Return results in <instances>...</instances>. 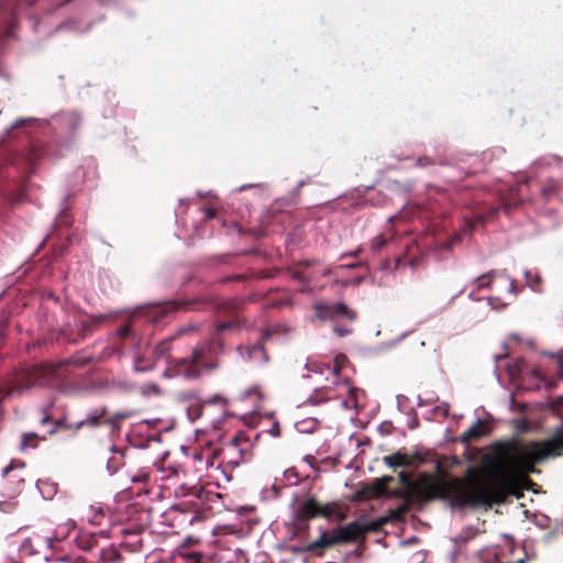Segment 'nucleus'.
Listing matches in <instances>:
<instances>
[{
  "instance_id": "f257e3e1",
  "label": "nucleus",
  "mask_w": 563,
  "mask_h": 563,
  "mask_svg": "<svg viewBox=\"0 0 563 563\" xmlns=\"http://www.w3.org/2000/svg\"><path fill=\"white\" fill-rule=\"evenodd\" d=\"M69 361L58 363H41L25 367L16 377L14 385L5 390L4 397L22 391L33 386H55L64 377V368Z\"/></svg>"
},
{
  "instance_id": "f03ea898",
  "label": "nucleus",
  "mask_w": 563,
  "mask_h": 563,
  "mask_svg": "<svg viewBox=\"0 0 563 563\" xmlns=\"http://www.w3.org/2000/svg\"><path fill=\"white\" fill-rule=\"evenodd\" d=\"M563 449V424L558 427L552 438L530 444L516 445L511 449L509 459L514 466L522 471H533V465Z\"/></svg>"
},
{
  "instance_id": "7ed1b4c3",
  "label": "nucleus",
  "mask_w": 563,
  "mask_h": 563,
  "mask_svg": "<svg viewBox=\"0 0 563 563\" xmlns=\"http://www.w3.org/2000/svg\"><path fill=\"white\" fill-rule=\"evenodd\" d=\"M448 497L452 508L490 506L497 497V487L493 484L462 486L454 483Z\"/></svg>"
},
{
  "instance_id": "20e7f679",
  "label": "nucleus",
  "mask_w": 563,
  "mask_h": 563,
  "mask_svg": "<svg viewBox=\"0 0 563 563\" xmlns=\"http://www.w3.org/2000/svg\"><path fill=\"white\" fill-rule=\"evenodd\" d=\"M224 351L223 343L212 338L210 340H203L199 342L191 353V362L197 365L194 371H186L184 378H196L205 373L216 369L219 366L216 357L222 354Z\"/></svg>"
},
{
  "instance_id": "39448f33",
  "label": "nucleus",
  "mask_w": 563,
  "mask_h": 563,
  "mask_svg": "<svg viewBox=\"0 0 563 563\" xmlns=\"http://www.w3.org/2000/svg\"><path fill=\"white\" fill-rule=\"evenodd\" d=\"M374 529V523L354 520L345 526H340L330 530V533L332 536V542H334V544L336 545L356 542L360 539L364 538L367 531Z\"/></svg>"
},
{
  "instance_id": "423d86ee",
  "label": "nucleus",
  "mask_w": 563,
  "mask_h": 563,
  "mask_svg": "<svg viewBox=\"0 0 563 563\" xmlns=\"http://www.w3.org/2000/svg\"><path fill=\"white\" fill-rule=\"evenodd\" d=\"M53 544L51 538H44L35 534L32 538H26L19 547V554L21 558L35 559L36 562H48L51 555L48 554Z\"/></svg>"
},
{
  "instance_id": "0eeeda50",
  "label": "nucleus",
  "mask_w": 563,
  "mask_h": 563,
  "mask_svg": "<svg viewBox=\"0 0 563 563\" xmlns=\"http://www.w3.org/2000/svg\"><path fill=\"white\" fill-rule=\"evenodd\" d=\"M317 310V318L322 321L334 320L339 317L347 318L350 320L355 319V313L350 311L349 307L344 302L335 303H317L314 306Z\"/></svg>"
},
{
  "instance_id": "6e6552de",
  "label": "nucleus",
  "mask_w": 563,
  "mask_h": 563,
  "mask_svg": "<svg viewBox=\"0 0 563 563\" xmlns=\"http://www.w3.org/2000/svg\"><path fill=\"white\" fill-rule=\"evenodd\" d=\"M51 120L46 118H20L12 122L10 126L4 129L3 134L1 136L2 141L13 139L12 135L13 130H31V129H45L48 126Z\"/></svg>"
},
{
  "instance_id": "1a4fd4ad",
  "label": "nucleus",
  "mask_w": 563,
  "mask_h": 563,
  "mask_svg": "<svg viewBox=\"0 0 563 563\" xmlns=\"http://www.w3.org/2000/svg\"><path fill=\"white\" fill-rule=\"evenodd\" d=\"M297 498L298 496L294 494L291 507L294 518L296 520H308L318 516V511H320V505L316 501L314 498H308L296 508L295 504Z\"/></svg>"
},
{
  "instance_id": "9d476101",
  "label": "nucleus",
  "mask_w": 563,
  "mask_h": 563,
  "mask_svg": "<svg viewBox=\"0 0 563 563\" xmlns=\"http://www.w3.org/2000/svg\"><path fill=\"white\" fill-rule=\"evenodd\" d=\"M197 365L191 362L190 357L173 358L167 361V367L163 372L166 378L184 377L186 371H194Z\"/></svg>"
},
{
  "instance_id": "9b49d317",
  "label": "nucleus",
  "mask_w": 563,
  "mask_h": 563,
  "mask_svg": "<svg viewBox=\"0 0 563 563\" xmlns=\"http://www.w3.org/2000/svg\"><path fill=\"white\" fill-rule=\"evenodd\" d=\"M340 358L344 360V356H340L335 360V364H325V363H306L305 368L308 372H312L316 375L324 376L325 380H330L329 375L333 376V379L331 383L333 385H338L339 382L336 379L339 373H340Z\"/></svg>"
},
{
  "instance_id": "f8f14e48",
  "label": "nucleus",
  "mask_w": 563,
  "mask_h": 563,
  "mask_svg": "<svg viewBox=\"0 0 563 563\" xmlns=\"http://www.w3.org/2000/svg\"><path fill=\"white\" fill-rule=\"evenodd\" d=\"M238 352L245 361L253 362L257 365H264L268 362V354L264 346L258 343L247 345L245 347L238 346Z\"/></svg>"
},
{
  "instance_id": "ddd939ff",
  "label": "nucleus",
  "mask_w": 563,
  "mask_h": 563,
  "mask_svg": "<svg viewBox=\"0 0 563 563\" xmlns=\"http://www.w3.org/2000/svg\"><path fill=\"white\" fill-rule=\"evenodd\" d=\"M53 120H57L63 129L75 132L81 123V115L76 111L60 112L52 115Z\"/></svg>"
},
{
  "instance_id": "4468645a",
  "label": "nucleus",
  "mask_w": 563,
  "mask_h": 563,
  "mask_svg": "<svg viewBox=\"0 0 563 563\" xmlns=\"http://www.w3.org/2000/svg\"><path fill=\"white\" fill-rule=\"evenodd\" d=\"M335 544L332 542L330 531H322L317 540L309 542V549L312 554H322L325 549Z\"/></svg>"
},
{
  "instance_id": "2eb2a0df",
  "label": "nucleus",
  "mask_w": 563,
  "mask_h": 563,
  "mask_svg": "<svg viewBox=\"0 0 563 563\" xmlns=\"http://www.w3.org/2000/svg\"><path fill=\"white\" fill-rule=\"evenodd\" d=\"M111 452L112 455L108 459L107 462V471L109 472L110 475H113L121 467L124 454L115 445L111 446Z\"/></svg>"
},
{
  "instance_id": "dca6fc26",
  "label": "nucleus",
  "mask_w": 563,
  "mask_h": 563,
  "mask_svg": "<svg viewBox=\"0 0 563 563\" xmlns=\"http://www.w3.org/2000/svg\"><path fill=\"white\" fill-rule=\"evenodd\" d=\"M331 399L329 389L325 387L317 388L303 402V405L319 406Z\"/></svg>"
},
{
  "instance_id": "f3484780",
  "label": "nucleus",
  "mask_w": 563,
  "mask_h": 563,
  "mask_svg": "<svg viewBox=\"0 0 563 563\" xmlns=\"http://www.w3.org/2000/svg\"><path fill=\"white\" fill-rule=\"evenodd\" d=\"M383 461L389 467L407 466L409 464L408 456L400 452L386 455L383 457Z\"/></svg>"
},
{
  "instance_id": "a211bd4d",
  "label": "nucleus",
  "mask_w": 563,
  "mask_h": 563,
  "mask_svg": "<svg viewBox=\"0 0 563 563\" xmlns=\"http://www.w3.org/2000/svg\"><path fill=\"white\" fill-rule=\"evenodd\" d=\"M483 420L477 419L466 431L461 435L463 442H470L471 440L478 439L483 434L482 430Z\"/></svg>"
},
{
  "instance_id": "6ab92c4d",
  "label": "nucleus",
  "mask_w": 563,
  "mask_h": 563,
  "mask_svg": "<svg viewBox=\"0 0 563 563\" xmlns=\"http://www.w3.org/2000/svg\"><path fill=\"white\" fill-rule=\"evenodd\" d=\"M286 487L279 477H275V482L267 488L263 489L262 494L265 499H275L277 498L283 488Z\"/></svg>"
},
{
  "instance_id": "aec40b11",
  "label": "nucleus",
  "mask_w": 563,
  "mask_h": 563,
  "mask_svg": "<svg viewBox=\"0 0 563 563\" xmlns=\"http://www.w3.org/2000/svg\"><path fill=\"white\" fill-rule=\"evenodd\" d=\"M168 312V307L163 305H153L146 309V316L153 321L158 322Z\"/></svg>"
},
{
  "instance_id": "412c9836",
  "label": "nucleus",
  "mask_w": 563,
  "mask_h": 563,
  "mask_svg": "<svg viewBox=\"0 0 563 563\" xmlns=\"http://www.w3.org/2000/svg\"><path fill=\"white\" fill-rule=\"evenodd\" d=\"M106 407L92 408L88 411L85 420L87 421L88 426L96 427L99 424V420L106 415Z\"/></svg>"
},
{
  "instance_id": "4be33fe9",
  "label": "nucleus",
  "mask_w": 563,
  "mask_h": 563,
  "mask_svg": "<svg viewBox=\"0 0 563 563\" xmlns=\"http://www.w3.org/2000/svg\"><path fill=\"white\" fill-rule=\"evenodd\" d=\"M478 530L473 526L465 527L459 534L454 537L455 543L464 544L472 540L476 534Z\"/></svg>"
},
{
  "instance_id": "5701e85b",
  "label": "nucleus",
  "mask_w": 563,
  "mask_h": 563,
  "mask_svg": "<svg viewBox=\"0 0 563 563\" xmlns=\"http://www.w3.org/2000/svg\"><path fill=\"white\" fill-rule=\"evenodd\" d=\"M507 373L511 379L519 378L525 373V364L521 361H516L507 364Z\"/></svg>"
},
{
  "instance_id": "b1692460",
  "label": "nucleus",
  "mask_w": 563,
  "mask_h": 563,
  "mask_svg": "<svg viewBox=\"0 0 563 563\" xmlns=\"http://www.w3.org/2000/svg\"><path fill=\"white\" fill-rule=\"evenodd\" d=\"M497 272L495 269L489 271L478 277H476L473 280V284L476 285L477 288H487L493 282L494 275H496Z\"/></svg>"
},
{
  "instance_id": "393cba45",
  "label": "nucleus",
  "mask_w": 563,
  "mask_h": 563,
  "mask_svg": "<svg viewBox=\"0 0 563 563\" xmlns=\"http://www.w3.org/2000/svg\"><path fill=\"white\" fill-rule=\"evenodd\" d=\"M408 335V332H405L402 333L400 336H398L397 339L395 340H391V341H388V342H384V343H380L378 344L377 346H375L373 349V352L374 353H382L388 349H393L395 347L397 344H399L406 336Z\"/></svg>"
},
{
  "instance_id": "a878e982",
  "label": "nucleus",
  "mask_w": 563,
  "mask_h": 563,
  "mask_svg": "<svg viewBox=\"0 0 563 563\" xmlns=\"http://www.w3.org/2000/svg\"><path fill=\"white\" fill-rule=\"evenodd\" d=\"M279 479H282L285 486H294L298 483V474L294 468H287L283 472Z\"/></svg>"
},
{
  "instance_id": "bb28decb",
  "label": "nucleus",
  "mask_w": 563,
  "mask_h": 563,
  "mask_svg": "<svg viewBox=\"0 0 563 563\" xmlns=\"http://www.w3.org/2000/svg\"><path fill=\"white\" fill-rule=\"evenodd\" d=\"M89 511L91 512V515H87L88 521L91 522L92 525H100V519L104 516L102 507L91 505L89 506Z\"/></svg>"
},
{
  "instance_id": "cd10ccee",
  "label": "nucleus",
  "mask_w": 563,
  "mask_h": 563,
  "mask_svg": "<svg viewBox=\"0 0 563 563\" xmlns=\"http://www.w3.org/2000/svg\"><path fill=\"white\" fill-rule=\"evenodd\" d=\"M523 276L526 278L527 285L533 290L537 291V286L541 282V277L537 273H532L529 269L523 271Z\"/></svg>"
},
{
  "instance_id": "c85d7f7f",
  "label": "nucleus",
  "mask_w": 563,
  "mask_h": 563,
  "mask_svg": "<svg viewBox=\"0 0 563 563\" xmlns=\"http://www.w3.org/2000/svg\"><path fill=\"white\" fill-rule=\"evenodd\" d=\"M172 343L170 340H164L159 342L154 350V354L157 360L163 358L167 355V353L170 351Z\"/></svg>"
},
{
  "instance_id": "c756f323",
  "label": "nucleus",
  "mask_w": 563,
  "mask_h": 563,
  "mask_svg": "<svg viewBox=\"0 0 563 563\" xmlns=\"http://www.w3.org/2000/svg\"><path fill=\"white\" fill-rule=\"evenodd\" d=\"M496 272H497V274L494 275V278L495 277H499V278H503V279L507 280L508 284H509V286H508L509 294L517 295L518 294V289L515 286V279L509 276L507 269H501V271H496Z\"/></svg>"
},
{
  "instance_id": "7c9ffc66",
  "label": "nucleus",
  "mask_w": 563,
  "mask_h": 563,
  "mask_svg": "<svg viewBox=\"0 0 563 563\" xmlns=\"http://www.w3.org/2000/svg\"><path fill=\"white\" fill-rule=\"evenodd\" d=\"M318 421L314 418L303 420L297 423V427L300 432H311L317 427Z\"/></svg>"
},
{
  "instance_id": "2f4dec72",
  "label": "nucleus",
  "mask_w": 563,
  "mask_h": 563,
  "mask_svg": "<svg viewBox=\"0 0 563 563\" xmlns=\"http://www.w3.org/2000/svg\"><path fill=\"white\" fill-rule=\"evenodd\" d=\"M202 415V408L200 405L196 404L194 406H190L187 408V417L188 419L194 422L196 421L198 418H200Z\"/></svg>"
},
{
  "instance_id": "473e14b6",
  "label": "nucleus",
  "mask_w": 563,
  "mask_h": 563,
  "mask_svg": "<svg viewBox=\"0 0 563 563\" xmlns=\"http://www.w3.org/2000/svg\"><path fill=\"white\" fill-rule=\"evenodd\" d=\"M309 548H310L309 543H305V544H290V545H288L287 549L290 553L300 555V554L311 553V550Z\"/></svg>"
},
{
  "instance_id": "72a5a7b5",
  "label": "nucleus",
  "mask_w": 563,
  "mask_h": 563,
  "mask_svg": "<svg viewBox=\"0 0 563 563\" xmlns=\"http://www.w3.org/2000/svg\"><path fill=\"white\" fill-rule=\"evenodd\" d=\"M37 438L35 433H24L22 435L21 450L24 451L26 448H35L36 444L30 441H33Z\"/></svg>"
},
{
  "instance_id": "f704fd0d",
  "label": "nucleus",
  "mask_w": 563,
  "mask_h": 563,
  "mask_svg": "<svg viewBox=\"0 0 563 563\" xmlns=\"http://www.w3.org/2000/svg\"><path fill=\"white\" fill-rule=\"evenodd\" d=\"M154 365L150 362H144L141 357H136L134 362L135 372H148L153 369Z\"/></svg>"
},
{
  "instance_id": "c9c22d12",
  "label": "nucleus",
  "mask_w": 563,
  "mask_h": 563,
  "mask_svg": "<svg viewBox=\"0 0 563 563\" xmlns=\"http://www.w3.org/2000/svg\"><path fill=\"white\" fill-rule=\"evenodd\" d=\"M560 186V183L554 179H550L549 183L542 188L543 196H550L554 194Z\"/></svg>"
},
{
  "instance_id": "e433bc0d",
  "label": "nucleus",
  "mask_w": 563,
  "mask_h": 563,
  "mask_svg": "<svg viewBox=\"0 0 563 563\" xmlns=\"http://www.w3.org/2000/svg\"><path fill=\"white\" fill-rule=\"evenodd\" d=\"M449 409H450L449 404L442 402L441 405L435 406L433 408V413H434V416H438V417H446L449 415Z\"/></svg>"
},
{
  "instance_id": "4c0bfd02",
  "label": "nucleus",
  "mask_w": 563,
  "mask_h": 563,
  "mask_svg": "<svg viewBox=\"0 0 563 563\" xmlns=\"http://www.w3.org/2000/svg\"><path fill=\"white\" fill-rule=\"evenodd\" d=\"M334 509L330 505L321 506L320 505V511H318V516H321L325 519H331L333 517Z\"/></svg>"
},
{
  "instance_id": "58836bf2",
  "label": "nucleus",
  "mask_w": 563,
  "mask_h": 563,
  "mask_svg": "<svg viewBox=\"0 0 563 563\" xmlns=\"http://www.w3.org/2000/svg\"><path fill=\"white\" fill-rule=\"evenodd\" d=\"M234 325V323L232 321H224V322H219L217 325H216V331L217 333H222L227 330H230L232 329Z\"/></svg>"
},
{
  "instance_id": "ea45409f",
  "label": "nucleus",
  "mask_w": 563,
  "mask_h": 563,
  "mask_svg": "<svg viewBox=\"0 0 563 563\" xmlns=\"http://www.w3.org/2000/svg\"><path fill=\"white\" fill-rule=\"evenodd\" d=\"M434 164H435V162H433V159H431L428 156L419 157L418 161H417V165L419 167H429V166H432Z\"/></svg>"
},
{
  "instance_id": "a19ab883",
  "label": "nucleus",
  "mask_w": 563,
  "mask_h": 563,
  "mask_svg": "<svg viewBox=\"0 0 563 563\" xmlns=\"http://www.w3.org/2000/svg\"><path fill=\"white\" fill-rule=\"evenodd\" d=\"M148 479V475L145 472H140L136 475L131 476V482L133 483H144Z\"/></svg>"
},
{
  "instance_id": "79ce46f5",
  "label": "nucleus",
  "mask_w": 563,
  "mask_h": 563,
  "mask_svg": "<svg viewBox=\"0 0 563 563\" xmlns=\"http://www.w3.org/2000/svg\"><path fill=\"white\" fill-rule=\"evenodd\" d=\"M117 334L120 338H128L131 334V328L129 324H124L117 330Z\"/></svg>"
},
{
  "instance_id": "37998d69",
  "label": "nucleus",
  "mask_w": 563,
  "mask_h": 563,
  "mask_svg": "<svg viewBox=\"0 0 563 563\" xmlns=\"http://www.w3.org/2000/svg\"><path fill=\"white\" fill-rule=\"evenodd\" d=\"M267 432L274 437V438H278L280 435V430H279V422L278 421H274L272 427L267 430Z\"/></svg>"
},
{
  "instance_id": "c03bdc74",
  "label": "nucleus",
  "mask_w": 563,
  "mask_h": 563,
  "mask_svg": "<svg viewBox=\"0 0 563 563\" xmlns=\"http://www.w3.org/2000/svg\"><path fill=\"white\" fill-rule=\"evenodd\" d=\"M385 240L383 238H377L373 241L372 243V249L374 252H378L384 245H385Z\"/></svg>"
},
{
  "instance_id": "a18cd8bd",
  "label": "nucleus",
  "mask_w": 563,
  "mask_h": 563,
  "mask_svg": "<svg viewBox=\"0 0 563 563\" xmlns=\"http://www.w3.org/2000/svg\"><path fill=\"white\" fill-rule=\"evenodd\" d=\"M333 330L338 336H345L351 333V329L340 325H335Z\"/></svg>"
},
{
  "instance_id": "49530a36",
  "label": "nucleus",
  "mask_w": 563,
  "mask_h": 563,
  "mask_svg": "<svg viewBox=\"0 0 563 563\" xmlns=\"http://www.w3.org/2000/svg\"><path fill=\"white\" fill-rule=\"evenodd\" d=\"M198 329V325L195 324V323H190V324H187V325H184L181 328L178 329V333L179 334H185V333H188L190 331H195Z\"/></svg>"
},
{
  "instance_id": "de8ad7c7",
  "label": "nucleus",
  "mask_w": 563,
  "mask_h": 563,
  "mask_svg": "<svg viewBox=\"0 0 563 563\" xmlns=\"http://www.w3.org/2000/svg\"><path fill=\"white\" fill-rule=\"evenodd\" d=\"M205 219H212L216 217V210L213 208H202Z\"/></svg>"
},
{
  "instance_id": "09e8293b",
  "label": "nucleus",
  "mask_w": 563,
  "mask_h": 563,
  "mask_svg": "<svg viewBox=\"0 0 563 563\" xmlns=\"http://www.w3.org/2000/svg\"><path fill=\"white\" fill-rule=\"evenodd\" d=\"M399 478L402 484H407L409 482V476L405 472L399 473Z\"/></svg>"
},
{
  "instance_id": "8fccbe9b",
  "label": "nucleus",
  "mask_w": 563,
  "mask_h": 563,
  "mask_svg": "<svg viewBox=\"0 0 563 563\" xmlns=\"http://www.w3.org/2000/svg\"><path fill=\"white\" fill-rule=\"evenodd\" d=\"M15 468V466L13 465V463H11L10 465L5 466L3 470H2V475L5 476L8 475L11 471H13Z\"/></svg>"
},
{
  "instance_id": "3c124183",
  "label": "nucleus",
  "mask_w": 563,
  "mask_h": 563,
  "mask_svg": "<svg viewBox=\"0 0 563 563\" xmlns=\"http://www.w3.org/2000/svg\"><path fill=\"white\" fill-rule=\"evenodd\" d=\"M84 426H88V423H87V421H86L85 419H82V420H80V421L76 422V423L74 424V428H75V429H80V428H82Z\"/></svg>"
},
{
  "instance_id": "603ef678",
  "label": "nucleus",
  "mask_w": 563,
  "mask_h": 563,
  "mask_svg": "<svg viewBox=\"0 0 563 563\" xmlns=\"http://www.w3.org/2000/svg\"><path fill=\"white\" fill-rule=\"evenodd\" d=\"M60 426H62V422L60 421H56L54 423V427L48 431V433H51V434L55 433Z\"/></svg>"
},
{
  "instance_id": "864d4df0",
  "label": "nucleus",
  "mask_w": 563,
  "mask_h": 563,
  "mask_svg": "<svg viewBox=\"0 0 563 563\" xmlns=\"http://www.w3.org/2000/svg\"><path fill=\"white\" fill-rule=\"evenodd\" d=\"M252 187H254V185H253V184H247V185H243V186H241V187H238L236 189H234V191H238V192H239V191H243V190H245V189L252 188Z\"/></svg>"
},
{
  "instance_id": "5fc2aeb1",
  "label": "nucleus",
  "mask_w": 563,
  "mask_h": 563,
  "mask_svg": "<svg viewBox=\"0 0 563 563\" xmlns=\"http://www.w3.org/2000/svg\"><path fill=\"white\" fill-rule=\"evenodd\" d=\"M36 159H38V154H37L36 151H32V153L30 154L29 161L30 162H35Z\"/></svg>"
},
{
  "instance_id": "6e6d98bb",
  "label": "nucleus",
  "mask_w": 563,
  "mask_h": 563,
  "mask_svg": "<svg viewBox=\"0 0 563 563\" xmlns=\"http://www.w3.org/2000/svg\"><path fill=\"white\" fill-rule=\"evenodd\" d=\"M305 184H306L305 180H301L298 183V185L294 189L295 195H297L299 192V190L303 187Z\"/></svg>"
},
{
  "instance_id": "4d7b16f0",
  "label": "nucleus",
  "mask_w": 563,
  "mask_h": 563,
  "mask_svg": "<svg viewBox=\"0 0 563 563\" xmlns=\"http://www.w3.org/2000/svg\"><path fill=\"white\" fill-rule=\"evenodd\" d=\"M361 252H362V249H357V250H355V251H353V252L347 253V255H349V256L356 257V256H358V254H360ZM343 256H346V254H344Z\"/></svg>"
},
{
  "instance_id": "13d9d810",
  "label": "nucleus",
  "mask_w": 563,
  "mask_h": 563,
  "mask_svg": "<svg viewBox=\"0 0 563 563\" xmlns=\"http://www.w3.org/2000/svg\"><path fill=\"white\" fill-rule=\"evenodd\" d=\"M29 20L33 23V27L36 30L37 26V18L34 15H30Z\"/></svg>"
},
{
  "instance_id": "bf43d9fd",
  "label": "nucleus",
  "mask_w": 563,
  "mask_h": 563,
  "mask_svg": "<svg viewBox=\"0 0 563 563\" xmlns=\"http://www.w3.org/2000/svg\"><path fill=\"white\" fill-rule=\"evenodd\" d=\"M45 411H47V408H45ZM49 420V417L47 412H45L44 417L41 419V423L45 424Z\"/></svg>"
},
{
  "instance_id": "052dcab7",
  "label": "nucleus",
  "mask_w": 563,
  "mask_h": 563,
  "mask_svg": "<svg viewBox=\"0 0 563 563\" xmlns=\"http://www.w3.org/2000/svg\"><path fill=\"white\" fill-rule=\"evenodd\" d=\"M506 357V354H499V355H495L494 358H495V362H499L500 360L505 358Z\"/></svg>"
},
{
  "instance_id": "680f3d73",
  "label": "nucleus",
  "mask_w": 563,
  "mask_h": 563,
  "mask_svg": "<svg viewBox=\"0 0 563 563\" xmlns=\"http://www.w3.org/2000/svg\"><path fill=\"white\" fill-rule=\"evenodd\" d=\"M530 374H531L533 377H538V378L540 377V374H539V372H538L537 369H531V371H530Z\"/></svg>"
},
{
  "instance_id": "e2e57ef3",
  "label": "nucleus",
  "mask_w": 563,
  "mask_h": 563,
  "mask_svg": "<svg viewBox=\"0 0 563 563\" xmlns=\"http://www.w3.org/2000/svg\"><path fill=\"white\" fill-rule=\"evenodd\" d=\"M341 404H342V407H344L346 409L351 408L349 400H343Z\"/></svg>"
},
{
  "instance_id": "0e129e2a",
  "label": "nucleus",
  "mask_w": 563,
  "mask_h": 563,
  "mask_svg": "<svg viewBox=\"0 0 563 563\" xmlns=\"http://www.w3.org/2000/svg\"><path fill=\"white\" fill-rule=\"evenodd\" d=\"M231 444H232L233 446H238V444H239V439H238V438H233V439L231 440Z\"/></svg>"
},
{
  "instance_id": "69168bd1",
  "label": "nucleus",
  "mask_w": 563,
  "mask_h": 563,
  "mask_svg": "<svg viewBox=\"0 0 563 563\" xmlns=\"http://www.w3.org/2000/svg\"><path fill=\"white\" fill-rule=\"evenodd\" d=\"M382 481L386 484L391 481V476H384Z\"/></svg>"
},
{
  "instance_id": "338daca9",
  "label": "nucleus",
  "mask_w": 563,
  "mask_h": 563,
  "mask_svg": "<svg viewBox=\"0 0 563 563\" xmlns=\"http://www.w3.org/2000/svg\"><path fill=\"white\" fill-rule=\"evenodd\" d=\"M221 399L220 396H214L212 399L209 400L210 404L216 402L217 400Z\"/></svg>"
},
{
  "instance_id": "774afa93",
  "label": "nucleus",
  "mask_w": 563,
  "mask_h": 563,
  "mask_svg": "<svg viewBox=\"0 0 563 563\" xmlns=\"http://www.w3.org/2000/svg\"><path fill=\"white\" fill-rule=\"evenodd\" d=\"M13 478L16 479L19 485L23 482L22 477H18V476L13 475Z\"/></svg>"
}]
</instances>
